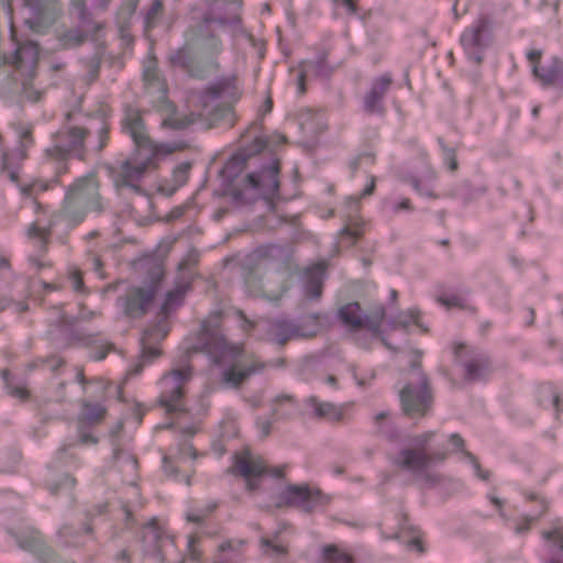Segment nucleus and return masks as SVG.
<instances>
[{
  "mask_svg": "<svg viewBox=\"0 0 563 563\" xmlns=\"http://www.w3.org/2000/svg\"><path fill=\"white\" fill-rule=\"evenodd\" d=\"M325 263L318 262L306 271V294L311 298H318L321 295L322 282L325 274Z\"/></svg>",
  "mask_w": 563,
  "mask_h": 563,
  "instance_id": "393cba45",
  "label": "nucleus"
},
{
  "mask_svg": "<svg viewBox=\"0 0 563 563\" xmlns=\"http://www.w3.org/2000/svg\"><path fill=\"white\" fill-rule=\"evenodd\" d=\"M310 405L317 417L325 418L331 421H339L346 417L352 404L334 405L331 402H321L316 398L310 399Z\"/></svg>",
  "mask_w": 563,
  "mask_h": 563,
  "instance_id": "4be33fe9",
  "label": "nucleus"
},
{
  "mask_svg": "<svg viewBox=\"0 0 563 563\" xmlns=\"http://www.w3.org/2000/svg\"><path fill=\"white\" fill-rule=\"evenodd\" d=\"M377 432L391 438L394 435L393 419L389 412L380 411L374 416Z\"/></svg>",
  "mask_w": 563,
  "mask_h": 563,
  "instance_id": "c756f323",
  "label": "nucleus"
},
{
  "mask_svg": "<svg viewBox=\"0 0 563 563\" xmlns=\"http://www.w3.org/2000/svg\"><path fill=\"white\" fill-rule=\"evenodd\" d=\"M82 41V37L81 35H79L78 33H74L69 36H66L64 38V45L66 46H69V45H77L79 44L80 42Z\"/></svg>",
  "mask_w": 563,
  "mask_h": 563,
  "instance_id": "603ef678",
  "label": "nucleus"
},
{
  "mask_svg": "<svg viewBox=\"0 0 563 563\" xmlns=\"http://www.w3.org/2000/svg\"><path fill=\"white\" fill-rule=\"evenodd\" d=\"M104 416V408L100 405L85 404L80 418L87 422H96Z\"/></svg>",
  "mask_w": 563,
  "mask_h": 563,
  "instance_id": "72a5a7b5",
  "label": "nucleus"
},
{
  "mask_svg": "<svg viewBox=\"0 0 563 563\" xmlns=\"http://www.w3.org/2000/svg\"><path fill=\"white\" fill-rule=\"evenodd\" d=\"M287 527L283 526L276 533L271 537H263L261 539V550L265 555L279 556L286 553V542L280 537L283 531H286Z\"/></svg>",
  "mask_w": 563,
  "mask_h": 563,
  "instance_id": "cd10ccee",
  "label": "nucleus"
},
{
  "mask_svg": "<svg viewBox=\"0 0 563 563\" xmlns=\"http://www.w3.org/2000/svg\"><path fill=\"white\" fill-rule=\"evenodd\" d=\"M233 473L245 479L249 489H255L267 476L280 478L284 468L268 467L261 456L246 450L234 456Z\"/></svg>",
  "mask_w": 563,
  "mask_h": 563,
  "instance_id": "9d476101",
  "label": "nucleus"
},
{
  "mask_svg": "<svg viewBox=\"0 0 563 563\" xmlns=\"http://www.w3.org/2000/svg\"><path fill=\"white\" fill-rule=\"evenodd\" d=\"M154 297L152 288H134L124 300V311L130 317H137L145 312Z\"/></svg>",
  "mask_w": 563,
  "mask_h": 563,
  "instance_id": "6ab92c4d",
  "label": "nucleus"
},
{
  "mask_svg": "<svg viewBox=\"0 0 563 563\" xmlns=\"http://www.w3.org/2000/svg\"><path fill=\"white\" fill-rule=\"evenodd\" d=\"M202 49L209 56L217 55L221 51V43L218 37L210 36L203 41Z\"/></svg>",
  "mask_w": 563,
  "mask_h": 563,
  "instance_id": "a19ab883",
  "label": "nucleus"
},
{
  "mask_svg": "<svg viewBox=\"0 0 563 563\" xmlns=\"http://www.w3.org/2000/svg\"><path fill=\"white\" fill-rule=\"evenodd\" d=\"M10 159H11L10 155L8 153H3V155H2L3 170L7 172L9 175V178L15 183L18 180V175L13 169H11Z\"/></svg>",
  "mask_w": 563,
  "mask_h": 563,
  "instance_id": "de8ad7c7",
  "label": "nucleus"
},
{
  "mask_svg": "<svg viewBox=\"0 0 563 563\" xmlns=\"http://www.w3.org/2000/svg\"><path fill=\"white\" fill-rule=\"evenodd\" d=\"M384 526L386 527V529H389L386 521L384 522ZM383 533L386 539L399 538L402 539L404 541H407L409 547L417 550L418 552L423 551L419 531L410 529L405 518H402L399 521L398 527L396 529L390 527V531H383Z\"/></svg>",
  "mask_w": 563,
  "mask_h": 563,
  "instance_id": "412c9836",
  "label": "nucleus"
},
{
  "mask_svg": "<svg viewBox=\"0 0 563 563\" xmlns=\"http://www.w3.org/2000/svg\"><path fill=\"white\" fill-rule=\"evenodd\" d=\"M102 209L99 185L93 175L78 178L68 189L63 205V217L69 223L81 222L88 212Z\"/></svg>",
  "mask_w": 563,
  "mask_h": 563,
  "instance_id": "39448f33",
  "label": "nucleus"
},
{
  "mask_svg": "<svg viewBox=\"0 0 563 563\" xmlns=\"http://www.w3.org/2000/svg\"><path fill=\"white\" fill-rule=\"evenodd\" d=\"M278 173L279 164L276 159H273L261 172L247 175L244 188L234 190V199L251 202L262 197L265 200L272 201L278 194Z\"/></svg>",
  "mask_w": 563,
  "mask_h": 563,
  "instance_id": "6e6552de",
  "label": "nucleus"
},
{
  "mask_svg": "<svg viewBox=\"0 0 563 563\" xmlns=\"http://www.w3.org/2000/svg\"><path fill=\"white\" fill-rule=\"evenodd\" d=\"M48 188V185L42 180H35L26 186L21 188L22 194L26 196H33L38 191H44Z\"/></svg>",
  "mask_w": 563,
  "mask_h": 563,
  "instance_id": "a18cd8bd",
  "label": "nucleus"
},
{
  "mask_svg": "<svg viewBox=\"0 0 563 563\" xmlns=\"http://www.w3.org/2000/svg\"><path fill=\"white\" fill-rule=\"evenodd\" d=\"M314 322V329L305 331L295 327L287 320H276L269 325L268 338L278 344H285L288 340L298 336H310L317 332V319L311 318Z\"/></svg>",
  "mask_w": 563,
  "mask_h": 563,
  "instance_id": "a211bd4d",
  "label": "nucleus"
},
{
  "mask_svg": "<svg viewBox=\"0 0 563 563\" xmlns=\"http://www.w3.org/2000/svg\"><path fill=\"white\" fill-rule=\"evenodd\" d=\"M172 62L175 64V65H179L181 67H185L187 68L190 74L192 76H200L198 73H196L192 68H191V60L189 59L188 57V54H187V51L186 49H180L178 51L173 57H172Z\"/></svg>",
  "mask_w": 563,
  "mask_h": 563,
  "instance_id": "ea45409f",
  "label": "nucleus"
},
{
  "mask_svg": "<svg viewBox=\"0 0 563 563\" xmlns=\"http://www.w3.org/2000/svg\"><path fill=\"white\" fill-rule=\"evenodd\" d=\"M49 232L38 221L31 224L27 230V238L33 240L41 249L45 246Z\"/></svg>",
  "mask_w": 563,
  "mask_h": 563,
  "instance_id": "2f4dec72",
  "label": "nucleus"
},
{
  "mask_svg": "<svg viewBox=\"0 0 563 563\" xmlns=\"http://www.w3.org/2000/svg\"><path fill=\"white\" fill-rule=\"evenodd\" d=\"M488 498L490 500V503L497 508V509H501L503 507V500L499 499L495 494H489L488 495Z\"/></svg>",
  "mask_w": 563,
  "mask_h": 563,
  "instance_id": "bf43d9fd",
  "label": "nucleus"
},
{
  "mask_svg": "<svg viewBox=\"0 0 563 563\" xmlns=\"http://www.w3.org/2000/svg\"><path fill=\"white\" fill-rule=\"evenodd\" d=\"M438 302L448 309L464 308V299L457 294L441 295L438 297Z\"/></svg>",
  "mask_w": 563,
  "mask_h": 563,
  "instance_id": "4c0bfd02",
  "label": "nucleus"
},
{
  "mask_svg": "<svg viewBox=\"0 0 563 563\" xmlns=\"http://www.w3.org/2000/svg\"><path fill=\"white\" fill-rule=\"evenodd\" d=\"M341 321L353 332H364L371 338H378L382 334L380 325L384 317V309L378 307L372 316L363 317L357 302H351L339 310Z\"/></svg>",
  "mask_w": 563,
  "mask_h": 563,
  "instance_id": "4468645a",
  "label": "nucleus"
},
{
  "mask_svg": "<svg viewBox=\"0 0 563 563\" xmlns=\"http://www.w3.org/2000/svg\"><path fill=\"white\" fill-rule=\"evenodd\" d=\"M323 559L325 563H352V558L335 545L324 548Z\"/></svg>",
  "mask_w": 563,
  "mask_h": 563,
  "instance_id": "7c9ffc66",
  "label": "nucleus"
},
{
  "mask_svg": "<svg viewBox=\"0 0 563 563\" xmlns=\"http://www.w3.org/2000/svg\"><path fill=\"white\" fill-rule=\"evenodd\" d=\"M190 378L191 368L188 366L173 369L170 373L162 377L159 382V399L168 412H179L185 410V386Z\"/></svg>",
  "mask_w": 563,
  "mask_h": 563,
  "instance_id": "f8f14e48",
  "label": "nucleus"
},
{
  "mask_svg": "<svg viewBox=\"0 0 563 563\" xmlns=\"http://www.w3.org/2000/svg\"><path fill=\"white\" fill-rule=\"evenodd\" d=\"M161 9H162V3H161V1L157 0L154 2L153 7H152V13L154 14V13L158 12Z\"/></svg>",
  "mask_w": 563,
  "mask_h": 563,
  "instance_id": "0e129e2a",
  "label": "nucleus"
},
{
  "mask_svg": "<svg viewBox=\"0 0 563 563\" xmlns=\"http://www.w3.org/2000/svg\"><path fill=\"white\" fill-rule=\"evenodd\" d=\"M70 278H71V282H73L74 289L75 290H80L81 286H82V282H81V277H80V272L77 271V269H74L70 273Z\"/></svg>",
  "mask_w": 563,
  "mask_h": 563,
  "instance_id": "3c124183",
  "label": "nucleus"
},
{
  "mask_svg": "<svg viewBox=\"0 0 563 563\" xmlns=\"http://www.w3.org/2000/svg\"><path fill=\"white\" fill-rule=\"evenodd\" d=\"M449 441L452 446V451H457L460 449L462 450L463 440L457 434H452Z\"/></svg>",
  "mask_w": 563,
  "mask_h": 563,
  "instance_id": "864d4df0",
  "label": "nucleus"
},
{
  "mask_svg": "<svg viewBox=\"0 0 563 563\" xmlns=\"http://www.w3.org/2000/svg\"><path fill=\"white\" fill-rule=\"evenodd\" d=\"M9 268V262L5 258H0V272Z\"/></svg>",
  "mask_w": 563,
  "mask_h": 563,
  "instance_id": "69168bd1",
  "label": "nucleus"
},
{
  "mask_svg": "<svg viewBox=\"0 0 563 563\" xmlns=\"http://www.w3.org/2000/svg\"><path fill=\"white\" fill-rule=\"evenodd\" d=\"M81 115L68 114L62 129L52 136V145L45 150L48 161L56 163V173L66 172L64 161L68 156L84 157L85 148L91 151L102 150L108 140V123L104 114L97 119H89L85 125L79 122Z\"/></svg>",
  "mask_w": 563,
  "mask_h": 563,
  "instance_id": "20e7f679",
  "label": "nucleus"
},
{
  "mask_svg": "<svg viewBox=\"0 0 563 563\" xmlns=\"http://www.w3.org/2000/svg\"><path fill=\"white\" fill-rule=\"evenodd\" d=\"M188 354L205 352L221 368L224 384L236 387L255 373L260 363L252 353L227 341L220 329V317L212 316L202 323L201 331L184 342Z\"/></svg>",
  "mask_w": 563,
  "mask_h": 563,
  "instance_id": "f03ea898",
  "label": "nucleus"
},
{
  "mask_svg": "<svg viewBox=\"0 0 563 563\" xmlns=\"http://www.w3.org/2000/svg\"><path fill=\"white\" fill-rule=\"evenodd\" d=\"M536 519H537V517H534V516H527V517H525L522 519V521L517 523V526L515 528L516 533H523L527 530H529L531 522L534 521Z\"/></svg>",
  "mask_w": 563,
  "mask_h": 563,
  "instance_id": "8fccbe9b",
  "label": "nucleus"
},
{
  "mask_svg": "<svg viewBox=\"0 0 563 563\" xmlns=\"http://www.w3.org/2000/svg\"><path fill=\"white\" fill-rule=\"evenodd\" d=\"M327 503L320 490L308 485H287L279 487L274 499L276 507H298L305 511H311L314 508Z\"/></svg>",
  "mask_w": 563,
  "mask_h": 563,
  "instance_id": "ddd939ff",
  "label": "nucleus"
},
{
  "mask_svg": "<svg viewBox=\"0 0 563 563\" xmlns=\"http://www.w3.org/2000/svg\"><path fill=\"white\" fill-rule=\"evenodd\" d=\"M4 1L7 4V13L10 21L11 40L16 45V49L8 58V63L11 64L19 74L25 97L32 101H36L40 99V92L31 89L30 80L35 75L38 59V47L33 42L27 41L23 43L18 37V31L13 21L11 0Z\"/></svg>",
  "mask_w": 563,
  "mask_h": 563,
  "instance_id": "423d86ee",
  "label": "nucleus"
},
{
  "mask_svg": "<svg viewBox=\"0 0 563 563\" xmlns=\"http://www.w3.org/2000/svg\"><path fill=\"white\" fill-rule=\"evenodd\" d=\"M465 457L470 461V463L472 464V467L475 472V474L482 478V479H487L488 478V473L487 472H482L481 470V466L479 464L477 463V461L475 460V457L473 455H471L470 453H464Z\"/></svg>",
  "mask_w": 563,
  "mask_h": 563,
  "instance_id": "49530a36",
  "label": "nucleus"
},
{
  "mask_svg": "<svg viewBox=\"0 0 563 563\" xmlns=\"http://www.w3.org/2000/svg\"><path fill=\"white\" fill-rule=\"evenodd\" d=\"M374 188H375V178L372 177L369 184L365 187V189L363 190L362 195L363 196L372 195L373 191H374Z\"/></svg>",
  "mask_w": 563,
  "mask_h": 563,
  "instance_id": "052dcab7",
  "label": "nucleus"
},
{
  "mask_svg": "<svg viewBox=\"0 0 563 563\" xmlns=\"http://www.w3.org/2000/svg\"><path fill=\"white\" fill-rule=\"evenodd\" d=\"M190 167L189 163H181L174 169L173 178L177 187L183 186L187 181Z\"/></svg>",
  "mask_w": 563,
  "mask_h": 563,
  "instance_id": "58836bf2",
  "label": "nucleus"
},
{
  "mask_svg": "<svg viewBox=\"0 0 563 563\" xmlns=\"http://www.w3.org/2000/svg\"><path fill=\"white\" fill-rule=\"evenodd\" d=\"M408 209H410V201L407 198H404L400 202H398L395 206L396 212L401 211V210H408Z\"/></svg>",
  "mask_w": 563,
  "mask_h": 563,
  "instance_id": "4d7b16f0",
  "label": "nucleus"
},
{
  "mask_svg": "<svg viewBox=\"0 0 563 563\" xmlns=\"http://www.w3.org/2000/svg\"><path fill=\"white\" fill-rule=\"evenodd\" d=\"M347 203H350L352 208H354V206L357 208L358 197H350L347 199Z\"/></svg>",
  "mask_w": 563,
  "mask_h": 563,
  "instance_id": "338daca9",
  "label": "nucleus"
},
{
  "mask_svg": "<svg viewBox=\"0 0 563 563\" xmlns=\"http://www.w3.org/2000/svg\"><path fill=\"white\" fill-rule=\"evenodd\" d=\"M2 377H3V382L5 384V388L12 397H15L20 400L27 398V396H29L27 389L22 385L13 386L10 374L7 371H4L2 373Z\"/></svg>",
  "mask_w": 563,
  "mask_h": 563,
  "instance_id": "c9c22d12",
  "label": "nucleus"
},
{
  "mask_svg": "<svg viewBox=\"0 0 563 563\" xmlns=\"http://www.w3.org/2000/svg\"><path fill=\"white\" fill-rule=\"evenodd\" d=\"M199 559V551L197 549L195 537L188 539V559L187 561H197Z\"/></svg>",
  "mask_w": 563,
  "mask_h": 563,
  "instance_id": "09e8293b",
  "label": "nucleus"
},
{
  "mask_svg": "<svg viewBox=\"0 0 563 563\" xmlns=\"http://www.w3.org/2000/svg\"><path fill=\"white\" fill-rule=\"evenodd\" d=\"M389 327L390 329L401 328L405 331H417L420 333L428 331L427 325L422 321L420 311L416 308L401 312L397 320L389 322Z\"/></svg>",
  "mask_w": 563,
  "mask_h": 563,
  "instance_id": "5701e85b",
  "label": "nucleus"
},
{
  "mask_svg": "<svg viewBox=\"0 0 563 563\" xmlns=\"http://www.w3.org/2000/svg\"><path fill=\"white\" fill-rule=\"evenodd\" d=\"M445 162L448 163L449 168H450L451 170L456 169V161H455V158H454V156H453V153H451V152H448V153H446Z\"/></svg>",
  "mask_w": 563,
  "mask_h": 563,
  "instance_id": "13d9d810",
  "label": "nucleus"
},
{
  "mask_svg": "<svg viewBox=\"0 0 563 563\" xmlns=\"http://www.w3.org/2000/svg\"><path fill=\"white\" fill-rule=\"evenodd\" d=\"M542 537L548 541L551 553V556L544 563H563L554 556L556 551L563 552V521H555L550 530L542 532Z\"/></svg>",
  "mask_w": 563,
  "mask_h": 563,
  "instance_id": "a878e982",
  "label": "nucleus"
},
{
  "mask_svg": "<svg viewBox=\"0 0 563 563\" xmlns=\"http://www.w3.org/2000/svg\"><path fill=\"white\" fill-rule=\"evenodd\" d=\"M57 322H58L59 325L68 324V320H67V318H66V316L64 313L59 316Z\"/></svg>",
  "mask_w": 563,
  "mask_h": 563,
  "instance_id": "774afa93",
  "label": "nucleus"
},
{
  "mask_svg": "<svg viewBox=\"0 0 563 563\" xmlns=\"http://www.w3.org/2000/svg\"><path fill=\"white\" fill-rule=\"evenodd\" d=\"M197 456L195 449L188 442H184L179 449L177 454L174 456L175 468L172 465V461L169 457H164V468L167 473H170L176 476L178 468H187L190 467L189 461Z\"/></svg>",
  "mask_w": 563,
  "mask_h": 563,
  "instance_id": "bb28decb",
  "label": "nucleus"
},
{
  "mask_svg": "<svg viewBox=\"0 0 563 563\" xmlns=\"http://www.w3.org/2000/svg\"><path fill=\"white\" fill-rule=\"evenodd\" d=\"M430 438V433L415 438L411 445L399 453L395 463L405 470H408L419 476H424L433 482L435 481V476L429 475V472L438 462L444 459V455H429L427 453L426 445Z\"/></svg>",
  "mask_w": 563,
  "mask_h": 563,
  "instance_id": "1a4fd4ad",
  "label": "nucleus"
},
{
  "mask_svg": "<svg viewBox=\"0 0 563 563\" xmlns=\"http://www.w3.org/2000/svg\"><path fill=\"white\" fill-rule=\"evenodd\" d=\"M494 42L492 22L486 16H481L467 26L460 37V43L467 57L475 63H481L486 51Z\"/></svg>",
  "mask_w": 563,
  "mask_h": 563,
  "instance_id": "9b49d317",
  "label": "nucleus"
},
{
  "mask_svg": "<svg viewBox=\"0 0 563 563\" xmlns=\"http://www.w3.org/2000/svg\"><path fill=\"white\" fill-rule=\"evenodd\" d=\"M24 10L27 11L24 22L34 32H42L44 24L53 21L46 13V7L40 0H24Z\"/></svg>",
  "mask_w": 563,
  "mask_h": 563,
  "instance_id": "aec40b11",
  "label": "nucleus"
},
{
  "mask_svg": "<svg viewBox=\"0 0 563 563\" xmlns=\"http://www.w3.org/2000/svg\"><path fill=\"white\" fill-rule=\"evenodd\" d=\"M73 5L77 9L80 16H84V3L81 0H74Z\"/></svg>",
  "mask_w": 563,
  "mask_h": 563,
  "instance_id": "680f3d73",
  "label": "nucleus"
},
{
  "mask_svg": "<svg viewBox=\"0 0 563 563\" xmlns=\"http://www.w3.org/2000/svg\"><path fill=\"white\" fill-rule=\"evenodd\" d=\"M278 278L279 277L269 276V277H266V279L262 284V292L269 300L279 299L286 290V286H284V285L280 286L278 289H275L273 287V283L275 280H277Z\"/></svg>",
  "mask_w": 563,
  "mask_h": 563,
  "instance_id": "473e14b6",
  "label": "nucleus"
},
{
  "mask_svg": "<svg viewBox=\"0 0 563 563\" xmlns=\"http://www.w3.org/2000/svg\"><path fill=\"white\" fill-rule=\"evenodd\" d=\"M122 128L132 137L136 150L131 158L111 169V177L117 189L128 187L139 191L137 183L146 173L156 168L158 158L174 153L178 150V145L152 142L146 134L139 110L133 108L125 109Z\"/></svg>",
  "mask_w": 563,
  "mask_h": 563,
  "instance_id": "7ed1b4c3",
  "label": "nucleus"
},
{
  "mask_svg": "<svg viewBox=\"0 0 563 563\" xmlns=\"http://www.w3.org/2000/svg\"><path fill=\"white\" fill-rule=\"evenodd\" d=\"M286 142V137L283 134L275 133L269 139L265 140L263 137L255 139V151H261L266 147L277 146Z\"/></svg>",
  "mask_w": 563,
  "mask_h": 563,
  "instance_id": "e433bc0d",
  "label": "nucleus"
},
{
  "mask_svg": "<svg viewBox=\"0 0 563 563\" xmlns=\"http://www.w3.org/2000/svg\"><path fill=\"white\" fill-rule=\"evenodd\" d=\"M411 185L415 188V190L421 196L431 197L433 195V186L431 178L426 181H418L417 179H412Z\"/></svg>",
  "mask_w": 563,
  "mask_h": 563,
  "instance_id": "37998d69",
  "label": "nucleus"
},
{
  "mask_svg": "<svg viewBox=\"0 0 563 563\" xmlns=\"http://www.w3.org/2000/svg\"><path fill=\"white\" fill-rule=\"evenodd\" d=\"M360 234L358 229L352 230L350 227H346L342 231V238L344 236H351L353 240L357 238Z\"/></svg>",
  "mask_w": 563,
  "mask_h": 563,
  "instance_id": "6e6d98bb",
  "label": "nucleus"
},
{
  "mask_svg": "<svg viewBox=\"0 0 563 563\" xmlns=\"http://www.w3.org/2000/svg\"><path fill=\"white\" fill-rule=\"evenodd\" d=\"M143 79L148 93H157V107L159 111L165 113L163 118L164 125L183 129L197 119L205 120L210 125L218 123L232 125L234 123L233 103L241 96L235 77L222 79L206 91L195 96L191 102L195 104L196 111L184 118L178 117L174 106L167 99L165 82L159 78L156 60L153 57L143 62Z\"/></svg>",
  "mask_w": 563,
  "mask_h": 563,
  "instance_id": "f257e3e1",
  "label": "nucleus"
},
{
  "mask_svg": "<svg viewBox=\"0 0 563 563\" xmlns=\"http://www.w3.org/2000/svg\"><path fill=\"white\" fill-rule=\"evenodd\" d=\"M63 485L70 488L75 485V479L70 476H65Z\"/></svg>",
  "mask_w": 563,
  "mask_h": 563,
  "instance_id": "e2e57ef3",
  "label": "nucleus"
},
{
  "mask_svg": "<svg viewBox=\"0 0 563 563\" xmlns=\"http://www.w3.org/2000/svg\"><path fill=\"white\" fill-rule=\"evenodd\" d=\"M456 358L463 363L468 379L484 377L488 368L487 360L482 354H473V350L463 343L454 344Z\"/></svg>",
  "mask_w": 563,
  "mask_h": 563,
  "instance_id": "f3484780",
  "label": "nucleus"
},
{
  "mask_svg": "<svg viewBox=\"0 0 563 563\" xmlns=\"http://www.w3.org/2000/svg\"><path fill=\"white\" fill-rule=\"evenodd\" d=\"M527 56L531 63L534 77L542 86L563 87V60L553 58L548 65L539 66L540 51H531Z\"/></svg>",
  "mask_w": 563,
  "mask_h": 563,
  "instance_id": "dca6fc26",
  "label": "nucleus"
},
{
  "mask_svg": "<svg viewBox=\"0 0 563 563\" xmlns=\"http://www.w3.org/2000/svg\"><path fill=\"white\" fill-rule=\"evenodd\" d=\"M114 457H115V466L120 471H122L131 476H133L136 473L137 462L132 454H130L129 452H117Z\"/></svg>",
  "mask_w": 563,
  "mask_h": 563,
  "instance_id": "c85d7f7f",
  "label": "nucleus"
},
{
  "mask_svg": "<svg viewBox=\"0 0 563 563\" xmlns=\"http://www.w3.org/2000/svg\"><path fill=\"white\" fill-rule=\"evenodd\" d=\"M16 135L19 136L20 146L18 156L23 158L25 156V148L32 143L31 139V126L18 124L15 128Z\"/></svg>",
  "mask_w": 563,
  "mask_h": 563,
  "instance_id": "f704fd0d",
  "label": "nucleus"
},
{
  "mask_svg": "<svg viewBox=\"0 0 563 563\" xmlns=\"http://www.w3.org/2000/svg\"><path fill=\"white\" fill-rule=\"evenodd\" d=\"M187 289L188 285L183 284L166 295L165 301L162 306V319L156 325L146 329L141 338L142 361L128 371L126 377L141 373L144 367V360L154 358L159 354V351L154 343L164 339L168 334L169 327L166 319L172 311L181 305Z\"/></svg>",
  "mask_w": 563,
  "mask_h": 563,
  "instance_id": "0eeeda50",
  "label": "nucleus"
},
{
  "mask_svg": "<svg viewBox=\"0 0 563 563\" xmlns=\"http://www.w3.org/2000/svg\"><path fill=\"white\" fill-rule=\"evenodd\" d=\"M417 385L408 384L400 390V400L404 411L408 416L423 415L430 406L431 395L428 389L427 380L418 371L412 373Z\"/></svg>",
  "mask_w": 563,
  "mask_h": 563,
  "instance_id": "2eb2a0df",
  "label": "nucleus"
},
{
  "mask_svg": "<svg viewBox=\"0 0 563 563\" xmlns=\"http://www.w3.org/2000/svg\"><path fill=\"white\" fill-rule=\"evenodd\" d=\"M340 4L346 8L349 13H355L356 12V4L355 0H338Z\"/></svg>",
  "mask_w": 563,
  "mask_h": 563,
  "instance_id": "5fc2aeb1",
  "label": "nucleus"
},
{
  "mask_svg": "<svg viewBox=\"0 0 563 563\" xmlns=\"http://www.w3.org/2000/svg\"><path fill=\"white\" fill-rule=\"evenodd\" d=\"M162 539V532L156 526V520H152L144 531L145 542L154 541L157 543Z\"/></svg>",
  "mask_w": 563,
  "mask_h": 563,
  "instance_id": "79ce46f5",
  "label": "nucleus"
},
{
  "mask_svg": "<svg viewBox=\"0 0 563 563\" xmlns=\"http://www.w3.org/2000/svg\"><path fill=\"white\" fill-rule=\"evenodd\" d=\"M313 67L312 63H302L300 71L298 74L297 79V86H298V92L303 93L305 92V81L310 76V71Z\"/></svg>",
  "mask_w": 563,
  "mask_h": 563,
  "instance_id": "c03bdc74",
  "label": "nucleus"
},
{
  "mask_svg": "<svg viewBox=\"0 0 563 563\" xmlns=\"http://www.w3.org/2000/svg\"><path fill=\"white\" fill-rule=\"evenodd\" d=\"M391 79L389 76L384 75L376 79L365 97V109L369 112H379L382 110V99L387 92Z\"/></svg>",
  "mask_w": 563,
  "mask_h": 563,
  "instance_id": "b1692460",
  "label": "nucleus"
}]
</instances>
